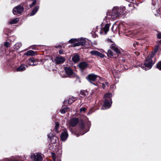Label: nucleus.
I'll list each match as a JSON object with an SVG mask.
<instances>
[{
	"label": "nucleus",
	"instance_id": "obj_1",
	"mask_svg": "<svg viewBox=\"0 0 161 161\" xmlns=\"http://www.w3.org/2000/svg\"><path fill=\"white\" fill-rule=\"evenodd\" d=\"M159 48L158 45L156 46L154 48V51L150 55L148 56L144 64L145 67L147 68V69H149L152 67L153 64L151 58L155 54L157 51L158 50Z\"/></svg>",
	"mask_w": 161,
	"mask_h": 161
},
{
	"label": "nucleus",
	"instance_id": "obj_2",
	"mask_svg": "<svg viewBox=\"0 0 161 161\" xmlns=\"http://www.w3.org/2000/svg\"><path fill=\"white\" fill-rule=\"evenodd\" d=\"M123 13L121 10V8H113L111 14L108 15L109 18H111L113 19H115L119 16V14Z\"/></svg>",
	"mask_w": 161,
	"mask_h": 161
},
{
	"label": "nucleus",
	"instance_id": "obj_3",
	"mask_svg": "<svg viewBox=\"0 0 161 161\" xmlns=\"http://www.w3.org/2000/svg\"><path fill=\"white\" fill-rule=\"evenodd\" d=\"M24 10L23 7L21 5L15 7L13 9V13L15 15L22 13Z\"/></svg>",
	"mask_w": 161,
	"mask_h": 161
},
{
	"label": "nucleus",
	"instance_id": "obj_4",
	"mask_svg": "<svg viewBox=\"0 0 161 161\" xmlns=\"http://www.w3.org/2000/svg\"><path fill=\"white\" fill-rule=\"evenodd\" d=\"M31 157L34 161H42V155L39 153L33 154L31 155Z\"/></svg>",
	"mask_w": 161,
	"mask_h": 161
},
{
	"label": "nucleus",
	"instance_id": "obj_5",
	"mask_svg": "<svg viewBox=\"0 0 161 161\" xmlns=\"http://www.w3.org/2000/svg\"><path fill=\"white\" fill-rule=\"evenodd\" d=\"M87 80L90 82L92 81H94L96 80L97 79L99 78L100 79V77L96 75L93 74L89 75L87 76Z\"/></svg>",
	"mask_w": 161,
	"mask_h": 161
},
{
	"label": "nucleus",
	"instance_id": "obj_6",
	"mask_svg": "<svg viewBox=\"0 0 161 161\" xmlns=\"http://www.w3.org/2000/svg\"><path fill=\"white\" fill-rule=\"evenodd\" d=\"M64 70L66 74L68 75L69 77L74 76V74L72 70L69 67H65Z\"/></svg>",
	"mask_w": 161,
	"mask_h": 161
},
{
	"label": "nucleus",
	"instance_id": "obj_7",
	"mask_svg": "<svg viewBox=\"0 0 161 161\" xmlns=\"http://www.w3.org/2000/svg\"><path fill=\"white\" fill-rule=\"evenodd\" d=\"M65 60V59L64 58L60 56L56 57L55 59V62L58 64L64 63Z\"/></svg>",
	"mask_w": 161,
	"mask_h": 161
},
{
	"label": "nucleus",
	"instance_id": "obj_8",
	"mask_svg": "<svg viewBox=\"0 0 161 161\" xmlns=\"http://www.w3.org/2000/svg\"><path fill=\"white\" fill-rule=\"evenodd\" d=\"M90 53L92 55L99 56L101 58H103L105 57L104 54L96 50L92 51L90 52Z\"/></svg>",
	"mask_w": 161,
	"mask_h": 161
},
{
	"label": "nucleus",
	"instance_id": "obj_9",
	"mask_svg": "<svg viewBox=\"0 0 161 161\" xmlns=\"http://www.w3.org/2000/svg\"><path fill=\"white\" fill-rule=\"evenodd\" d=\"M38 64V61L35 59L33 58H30L29 59V65H36Z\"/></svg>",
	"mask_w": 161,
	"mask_h": 161
},
{
	"label": "nucleus",
	"instance_id": "obj_10",
	"mask_svg": "<svg viewBox=\"0 0 161 161\" xmlns=\"http://www.w3.org/2000/svg\"><path fill=\"white\" fill-rule=\"evenodd\" d=\"M79 119L77 118H74L72 119L70 122V125L72 126H75L78 123Z\"/></svg>",
	"mask_w": 161,
	"mask_h": 161
},
{
	"label": "nucleus",
	"instance_id": "obj_11",
	"mask_svg": "<svg viewBox=\"0 0 161 161\" xmlns=\"http://www.w3.org/2000/svg\"><path fill=\"white\" fill-rule=\"evenodd\" d=\"M111 48L114 50L117 54L120 53L119 50L118 49L116 45L114 44H112L111 45Z\"/></svg>",
	"mask_w": 161,
	"mask_h": 161
},
{
	"label": "nucleus",
	"instance_id": "obj_12",
	"mask_svg": "<svg viewBox=\"0 0 161 161\" xmlns=\"http://www.w3.org/2000/svg\"><path fill=\"white\" fill-rule=\"evenodd\" d=\"M68 136V134L67 131H64V132H62L61 136V139L63 141L65 140Z\"/></svg>",
	"mask_w": 161,
	"mask_h": 161
},
{
	"label": "nucleus",
	"instance_id": "obj_13",
	"mask_svg": "<svg viewBox=\"0 0 161 161\" xmlns=\"http://www.w3.org/2000/svg\"><path fill=\"white\" fill-rule=\"evenodd\" d=\"M111 102H110L108 100H105L104 102L103 106L107 108H109L111 107Z\"/></svg>",
	"mask_w": 161,
	"mask_h": 161
},
{
	"label": "nucleus",
	"instance_id": "obj_14",
	"mask_svg": "<svg viewBox=\"0 0 161 161\" xmlns=\"http://www.w3.org/2000/svg\"><path fill=\"white\" fill-rule=\"evenodd\" d=\"M87 66V64L85 62L80 63L79 64V66L80 68L82 70L86 68Z\"/></svg>",
	"mask_w": 161,
	"mask_h": 161
},
{
	"label": "nucleus",
	"instance_id": "obj_15",
	"mask_svg": "<svg viewBox=\"0 0 161 161\" xmlns=\"http://www.w3.org/2000/svg\"><path fill=\"white\" fill-rule=\"evenodd\" d=\"M109 24H106L105 26L102 29V31H104L105 34H106L108 31L109 29Z\"/></svg>",
	"mask_w": 161,
	"mask_h": 161
},
{
	"label": "nucleus",
	"instance_id": "obj_16",
	"mask_svg": "<svg viewBox=\"0 0 161 161\" xmlns=\"http://www.w3.org/2000/svg\"><path fill=\"white\" fill-rule=\"evenodd\" d=\"M27 67V65L25 64H22L19 67L17 68L16 70L17 71H22L25 70V68Z\"/></svg>",
	"mask_w": 161,
	"mask_h": 161
},
{
	"label": "nucleus",
	"instance_id": "obj_17",
	"mask_svg": "<svg viewBox=\"0 0 161 161\" xmlns=\"http://www.w3.org/2000/svg\"><path fill=\"white\" fill-rule=\"evenodd\" d=\"M72 60L75 63H76L79 60V56L77 54L74 55L72 58Z\"/></svg>",
	"mask_w": 161,
	"mask_h": 161
},
{
	"label": "nucleus",
	"instance_id": "obj_18",
	"mask_svg": "<svg viewBox=\"0 0 161 161\" xmlns=\"http://www.w3.org/2000/svg\"><path fill=\"white\" fill-rule=\"evenodd\" d=\"M36 54V52L31 50H30L27 51L25 53V55L27 56H33Z\"/></svg>",
	"mask_w": 161,
	"mask_h": 161
},
{
	"label": "nucleus",
	"instance_id": "obj_19",
	"mask_svg": "<svg viewBox=\"0 0 161 161\" xmlns=\"http://www.w3.org/2000/svg\"><path fill=\"white\" fill-rule=\"evenodd\" d=\"M39 8V7L38 6H36L35 7L33 10L32 11L31 13H30V15L32 16L34 15L38 11Z\"/></svg>",
	"mask_w": 161,
	"mask_h": 161
},
{
	"label": "nucleus",
	"instance_id": "obj_20",
	"mask_svg": "<svg viewBox=\"0 0 161 161\" xmlns=\"http://www.w3.org/2000/svg\"><path fill=\"white\" fill-rule=\"evenodd\" d=\"M19 20V19L18 18L15 19H12L9 22L10 24H15L17 23Z\"/></svg>",
	"mask_w": 161,
	"mask_h": 161
},
{
	"label": "nucleus",
	"instance_id": "obj_21",
	"mask_svg": "<svg viewBox=\"0 0 161 161\" xmlns=\"http://www.w3.org/2000/svg\"><path fill=\"white\" fill-rule=\"evenodd\" d=\"M107 55L108 57L111 58H116V56H114L113 52L110 50H108V52L107 53Z\"/></svg>",
	"mask_w": 161,
	"mask_h": 161
},
{
	"label": "nucleus",
	"instance_id": "obj_22",
	"mask_svg": "<svg viewBox=\"0 0 161 161\" xmlns=\"http://www.w3.org/2000/svg\"><path fill=\"white\" fill-rule=\"evenodd\" d=\"M112 97V95L110 93H106L105 94L104 96V98L105 99V100L111 99Z\"/></svg>",
	"mask_w": 161,
	"mask_h": 161
},
{
	"label": "nucleus",
	"instance_id": "obj_23",
	"mask_svg": "<svg viewBox=\"0 0 161 161\" xmlns=\"http://www.w3.org/2000/svg\"><path fill=\"white\" fill-rule=\"evenodd\" d=\"M22 44L20 42H18L14 45V48L17 50H18L21 46Z\"/></svg>",
	"mask_w": 161,
	"mask_h": 161
},
{
	"label": "nucleus",
	"instance_id": "obj_24",
	"mask_svg": "<svg viewBox=\"0 0 161 161\" xmlns=\"http://www.w3.org/2000/svg\"><path fill=\"white\" fill-rule=\"evenodd\" d=\"M87 94V92L85 91H81L80 94V96L82 97V96H85Z\"/></svg>",
	"mask_w": 161,
	"mask_h": 161
},
{
	"label": "nucleus",
	"instance_id": "obj_25",
	"mask_svg": "<svg viewBox=\"0 0 161 161\" xmlns=\"http://www.w3.org/2000/svg\"><path fill=\"white\" fill-rule=\"evenodd\" d=\"M59 127V123L58 122H56L55 123V126L54 130L57 133H58V128Z\"/></svg>",
	"mask_w": 161,
	"mask_h": 161
},
{
	"label": "nucleus",
	"instance_id": "obj_26",
	"mask_svg": "<svg viewBox=\"0 0 161 161\" xmlns=\"http://www.w3.org/2000/svg\"><path fill=\"white\" fill-rule=\"evenodd\" d=\"M69 109V108L68 107H65L62 109L61 110V113L62 114H64Z\"/></svg>",
	"mask_w": 161,
	"mask_h": 161
},
{
	"label": "nucleus",
	"instance_id": "obj_27",
	"mask_svg": "<svg viewBox=\"0 0 161 161\" xmlns=\"http://www.w3.org/2000/svg\"><path fill=\"white\" fill-rule=\"evenodd\" d=\"M77 41V39H71L69 41V42L71 43L76 42Z\"/></svg>",
	"mask_w": 161,
	"mask_h": 161
},
{
	"label": "nucleus",
	"instance_id": "obj_28",
	"mask_svg": "<svg viewBox=\"0 0 161 161\" xmlns=\"http://www.w3.org/2000/svg\"><path fill=\"white\" fill-rule=\"evenodd\" d=\"M157 67L159 70H161V61L159 62L157 64Z\"/></svg>",
	"mask_w": 161,
	"mask_h": 161
},
{
	"label": "nucleus",
	"instance_id": "obj_29",
	"mask_svg": "<svg viewBox=\"0 0 161 161\" xmlns=\"http://www.w3.org/2000/svg\"><path fill=\"white\" fill-rule=\"evenodd\" d=\"M33 2L30 5V7H33L34 6L36 3V0H33Z\"/></svg>",
	"mask_w": 161,
	"mask_h": 161
},
{
	"label": "nucleus",
	"instance_id": "obj_30",
	"mask_svg": "<svg viewBox=\"0 0 161 161\" xmlns=\"http://www.w3.org/2000/svg\"><path fill=\"white\" fill-rule=\"evenodd\" d=\"M52 156L53 157V161H56V155L54 153H52Z\"/></svg>",
	"mask_w": 161,
	"mask_h": 161
},
{
	"label": "nucleus",
	"instance_id": "obj_31",
	"mask_svg": "<svg viewBox=\"0 0 161 161\" xmlns=\"http://www.w3.org/2000/svg\"><path fill=\"white\" fill-rule=\"evenodd\" d=\"M4 45L7 47H9V43L8 42H5L4 43Z\"/></svg>",
	"mask_w": 161,
	"mask_h": 161
},
{
	"label": "nucleus",
	"instance_id": "obj_32",
	"mask_svg": "<svg viewBox=\"0 0 161 161\" xmlns=\"http://www.w3.org/2000/svg\"><path fill=\"white\" fill-rule=\"evenodd\" d=\"M86 110V109L85 108H84V107H83V108H81L80 109V112H82V111H85Z\"/></svg>",
	"mask_w": 161,
	"mask_h": 161
},
{
	"label": "nucleus",
	"instance_id": "obj_33",
	"mask_svg": "<svg viewBox=\"0 0 161 161\" xmlns=\"http://www.w3.org/2000/svg\"><path fill=\"white\" fill-rule=\"evenodd\" d=\"M84 125L83 124H82L80 126V129L81 130H83L84 129Z\"/></svg>",
	"mask_w": 161,
	"mask_h": 161
},
{
	"label": "nucleus",
	"instance_id": "obj_34",
	"mask_svg": "<svg viewBox=\"0 0 161 161\" xmlns=\"http://www.w3.org/2000/svg\"><path fill=\"white\" fill-rule=\"evenodd\" d=\"M51 139H55V141L54 142H53V143H55V142H56V141L57 139H58V138L56 137L53 136V138H52ZM51 140H52V139H51Z\"/></svg>",
	"mask_w": 161,
	"mask_h": 161
},
{
	"label": "nucleus",
	"instance_id": "obj_35",
	"mask_svg": "<svg viewBox=\"0 0 161 161\" xmlns=\"http://www.w3.org/2000/svg\"><path fill=\"white\" fill-rule=\"evenodd\" d=\"M158 38L159 39H161V34L158 33Z\"/></svg>",
	"mask_w": 161,
	"mask_h": 161
},
{
	"label": "nucleus",
	"instance_id": "obj_36",
	"mask_svg": "<svg viewBox=\"0 0 161 161\" xmlns=\"http://www.w3.org/2000/svg\"><path fill=\"white\" fill-rule=\"evenodd\" d=\"M106 85L105 84L103 83L102 85V87L104 89L105 88Z\"/></svg>",
	"mask_w": 161,
	"mask_h": 161
},
{
	"label": "nucleus",
	"instance_id": "obj_37",
	"mask_svg": "<svg viewBox=\"0 0 161 161\" xmlns=\"http://www.w3.org/2000/svg\"><path fill=\"white\" fill-rule=\"evenodd\" d=\"M59 53L60 54H62L63 53V50H60L59 51Z\"/></svg>",
	"mask_w": 161,
	"mask_h": 161
},
{
	"label": "nucleus",
	"instance_id": "obj_38",
	"mask_svg": "<svg viewBox=\"0 0 161 161\" xmlns=\"http://www.w3.org/2000/svg\"><path fill=\"white\" fill-rule=\"evenodd\" d=\"M79 44L78 43H76L75 44V46H78Z\"/></svg>",
	"mask_w": 161,
	"mask_h": 161
},
{
	"label": "nucleus",
	"instance_id": "obj_39",
	"mask_svg": "<svg viewBox=\"0 0 161 161\" xmlns=\"http://www.w3.org/2000/svg\"><path fill=\"white\" fill-rule=\"evenodd\" d=\"M105 85H106L107 86H108V82H105Z\"/></svg>",
	"mask_w": 161,
	"mask_h": 161
},
{
	"label": "nucleus",
	"instance_id": "obj_40",
	"mask_svg": "<svg viewBox=\"0 0 161 161\" xmlns=\"http://www.w3.org/2000/svg\"><path fill=\"white\" fill-rule=\"evenodd\" d=\"M101 52H102V53H104V51L103 50H102L101 51Z\"/></svg>",
	"mask_w": 161,
	"mask_h": 161
},
{
	"label": "nucleus",
	"instance_id": "obj_41",
	"mask_svg": "<svg viewBox=\"0 0 161 161\" xmlns=\"http://www.w3.org/2000/svg\"><path fill=\"white\" fill-rule=\"evenodd\" d=\"M122 61L124 62H125V60L124 59H122Z\"/></svg>",
	"mask_w": 161,
	"mask_h": 161
},
{
	"label": "nucleus",
	"instance_id": "obj_42",
	"mask_svg": "<svg viewBox=\"0 0 161 161\" xmlns=\"http://www.w3.org/2000/svg\"><path fill=\"white\" fill-rule=\"evenodd\" d=\"M85 44V43H84V42H83V43H82V44H83H83Z\"/></svg>",
	"mask_w": 161,
	"mask_h": 161
},
{
	"label": "nucleus",
	"instance_id": "obj_43",
	"mask_svg": "<svg viewBox=\"0 0 161 161\" xmlns=\"http://www.w3.org/2000/svg\"><path fill=\"white\" fill-rule=\"evenodd\" d=\"M60 47V46H58L57 47Z\"/></svg>",
	"mask_w": 161,
	"mask_h": 161
},
{
	"label": "nucleus",
	"instance_id": "obj_44",
	"mask_svg": "<svg viewBox=\"0 0 161 161\" xmlns=\"http://www.w3.org/2000/svg\"><path fill=\"white\" fill-rule=\"evenodd\" d=\"M50 135H51V136L53 135V134L51 133L50 134Z\"/></svg>",
	"mask_w": 161,
	"mask_h": 161
},
{
	"label": "nucleus",
	"instance_id": "obj_45",
	"mask_svg": "<svg viewBox=\"0 0 161 161\" xmlns=\"http://www.w3.org/2000/svg\"><path fill=\"white\" fill-rule=\"evenodd\" d=\"M87 132V131H85L84 133H86Z\"/></svg>",
	"mask_w": 161,
	"mask_h": 161
},
{
	"label": "nucleus",
	"instance_id": "obj_46",
	"mask_svg": "<svg viewBox=\"0 0 161 161\" xmlns=\"http://www.w3.org/2000/svg\"><path fill=\"white\" fill-rule=\"evenodd\" d=\"M84 134V133H83V134H82V135H83V134Z\"/></svg>",
	"mask_w": 161,
	"mask_h": 161
}]
</instances>
